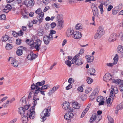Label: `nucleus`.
Returning a JSON list of instances; mask_svg holds the SVG:
<instances>
[{"label":"nucleus","mask_w":123,"mask_h":123,"mask_svg":"<svg viewBox=\"0 0 123 123\" xmlns=\"http://www.w3.org/2000/svg\"><path fill=\"white\" fill-rule=\"evenodd\" d=\"M8 39V36L7 35H6L4 36H3L1 40L2 41V42H6Z\"/></svg>","instance_id":"32"},{"label":"nucleus","mask_w":123,"mask_h":123,"mask_svg":"<svg viewBox=\"0 0 123 123\" xmlns=\"http://www.w3.org/2000/svg\"><path fill=\"white\" fill-rule=\"evenodd\" d=\"M72 107L75 109H79L80 108V105L77 102H74L72 103Z\"/></svg>","instance_id":"25"},{"label":"nucleus","mask_w":123,"mask_h":123,"mask_svg":"<svg viewBox=\"0 0 123 123\" xmlns=\"http://www.w3.org/2000/svg\"><path fill=\"white\" fill-rule=\"evenodd\" d=\"M86 81L88 84H91L93 81V80L89 77L87 78Z\"/></svg>","instance_id":"39"},{"label":"nucleus","mask_w":123,"mask_h":123,"mask_svg":"<svg viewBox=\"0 0 123 123\" xmlns=\"http://www.w3.org/2000/svg\"><path fill=\"white\" fill-rule=\"evenodd\" d=\"M26 42L28 44L30 45V47H31L32 48H33V45L34 41L33 40V39H27Z\"/></svg>","instance_id":"21"},{"label":"nucleus","mask_w":123,"mask_h":123,"mask_svg":"<svg viewBox=\"0 0 123 123\" xmlns=\"http://www.w3.org/2000/svg\"><path fill=\"white\" fill-rule=\"evenodd\" d=\"M113 8V6L110 5L108 6V7L107 8V11H110L111 9Z\"/></svg>","instance_id":"61"},{"label":"nucleus","mask_w":123,"mask_h":123,"mask_svg":"<svg viewBox=\"0 0 123 123\" xmlns=\"http://www.w3.org/2000/svg\"><path fill=\"white\" fill-rule=\"evenodd\" d=\"M21 41L22 40L19 39H17L16 40V43L17 44H20L21 43Z\"/></svg>","instance_id":"51"},{"label":"nucleus","mask_w":123,"mask_h":123,"mask_svg":"<svg viewBox=\"0 0 123 123\" xmlns=\"http://www.w3.org/2000/svg\"><path fill=\"white\" fill-rule=\"evenodd\" d=\"M49 86V85L47 84L43 86H42L41 88H40V89H41V90H44L47 89L48 88V87Z\"/></svg>","instance_id":"42"},{"label":"nucleus","mask_w":123,"mask_h":123,"mask_svg":"<svg viewBox=\"0 0 123 123\" xmlns=\"http://www.w3.org/2000/svg\"><path fill=\"white\" fill-rule=\"evenodd\" d=\"M103 6L102 4H101L98 6V8L100 9V11H101V14H102L103 12Z\"/></svg>","instance_id":"44"},{"label":"nucleus","mask_w":123,"mask_h":123,"mask_svg":"<svg viewBox=\"0 0 123 123\" xmlns=\"http://www.w3.org/2000/svg\"><path fill=\"white\" fill-rule=\"evenodd\" d=\"M111 99L110 98H109L107 100L106 102V103L107 105L110 104V105H111Z\"/></svg>","instance_id":"53"},{"label":"nucleus","mask_w":123,"mask_h":123,"mask_svg":"<svg viewBox=\"0 0 123 123\" xmlns=\"http://www.w3.org/2000/svg\"><path fill=\"white\" fill-rule=\"evenodd\" d=\"M35 109L34 106L31 107L27 113V116L26 117L25 116H24L22 118V120L24 121L27 120L28 117L31 119H33L35 116Z\"/></svg>","instance_id":"2"},{"label":"nucleus","mask_w":123,"mask_h":123,"mask_svg":"<svg viewBox=\"0 0 123 123\" xmlns=\"http://www.w3.org/2000/svg\"><path fill=\"white\" fill-rule=\"evenodd\" d=\"M123 108V105H122L119 104L117 106L116 110H119L122 109Z\"/></svg>","instance_id":"46"},{"label":"nucleus","mask_w":123,"mask_h":123,"mask_svg":"<svg viewBox=\"0 0 123 123\" xmlns=\"http://www.w3.org/2000/svg\"><path fill=\"white\" fill-rule=\"evenodd\" d=\"M63 16L62 15L58 14L56 16V18L58 21H59L63 20L62 19Z\"/></svg>","instance_id":"40"},{"label":"nucleus","mask_w":123,"mask_h":123,"mask_svg":"<svg viewBox=\"0 0 123 123\" xmlns=\"http://www.w3.org/2000/svg\"><path fill=\"white\" fill-rule=\"evenodd\" d=\"M105 100V99L104 98V97L101 96H98L97 98V101L99 103L98 104L99 105H104Z\"/></svg>","instance_id":"10"},{"label":"nucleus","mask_w":123,"mask_h":123,"mask_svg":"<svg viewBox=\"0 0 123 123\" xmlns=\"http://www.w3.org/2000/svg\"><path fill=\"white\" fill-rule=\"evenodd\" d=\"M102 4V5H104L105 6H107L109 4V2L108 1L106 0L104 1L103 2H102L101 3Z\"/></svg>","instance_id":"48"},{"label":"nucleus","mask_w":123,"mask_h":123,"mask_svg":"<svg viewBox=\"0 0 123 123\" xmlns=\"http://www.w3.org/2000/svg\"><path fill=\"white\" fill-rule=\"evenodd\" d=\"M91 106V104H90V103L86 107V108L84 110L86 111H88V110H89V108H90Z\"/></svg>","instance_id":"57"},{"label":"nucleus","mask_w":123,"mask_h":123,"mask_svg":"<svg viewBox=\"0 0 123 123\" xmlns=\"http://www.w3.org/2000/svg\"><path fill=\"white\" fill-rule=\"evenodd\" d=\"M26 99L25 97H22L20 100V104L23 106H25L27 103V102L26 101Z\"/></svg>","instance_id":"20"},{"label":"nucleus","mask_w":123,"mask_h":123,"mask_svg":"<svg viewBox=\"0 0 123 123\" xmlns=\"http://www.w3.org/2000/svg\"><path fill=\"white\" fill-rule=\"evenodd\" d=\"M92 10L94 16H98V11L96 7H94V8L92 9Z\"/></svg>","instance_id":"27"},{"label":"nucleus","mask_w":123,"mask_h":123,"mask_svg":"<svg viewBox=\"0 0 123 123\" xmlns=\"http://www.w3.org/2000/svg\"><path fill=\"white\" fill-rule=\"evenodd\" d=\"M111 91H112L115 93L117 94L118 92V91L117 87H114L113 86H111Z\"/></svg>","instance_id":"31"},{"label":"nucleus","mask_w":123,"mask_h":123,"mask_svg":"<svg viewBox=\"0 0 123 123\" xmlns=\"http://www.w3.org/2000/svg\"><path fill=\"white\" fill-rule=\"evenodd\" d=\"M108 119L109 120V123H113V118H111L110 117H108Z\"/></svg>","instance_id":"58"},{"label":"nucleus","mask_w":123,"mask_h":123,"mask_svg":"<svg viewBox=\"0 0 123 123\" xmlns=\"http://www.w3.org/2000/svg\"><path fill=\"white\" fill-rule=\"evenodd\" d=\"M117 37V36L116 33H112L108 39V42L111 43L116 41V40Z\"/></svg>","instance_id":"6"},{"label":"nucleus","mask_w":123,"mask_h":123,"mask_svg":"<svg viewBox=\"0 0 123 123\" xmlns=\"http://www.w3.org/2000/svg\"><path fill=\"white\" fill-rule=\"evenodd\" d=\"M37 96H35L34 95L33 97V99L34 100L33 101L34 102V105L35 106L37 104V103L39 102V98L36 97Z\"/></svg>","instance_id":"26"},{"label":"nucleus","mask_w":123,"mask_h":123,"mask_svg":"<svg viewBox=\"0 0 123 123\" xmlns=\"http://www.w3.org/2000/svg\"><path fill=\"white\" fill-rule=\"evenodd\" d=\"M110 97L112 98H114L115 96V95L114 93V92L112 91H111L110 93Z\"/></svg>","instance_id":"45"},{"label":"nucleus","mask_w":123,"mask_h":123,"mask_svg":"<svg viewBox=\"0 0 123 123\" xmlns=\"http://www.w3.org/2000/svg\"><path fill=\"white\" fill-rule=\"evenodd\" d=\"M34 2L33 0H30L28 2L29 6H33L34 5Z\"/></svg>","instance_id":"36"},{"label":"nucleus","mask_w":123,"mask_h":123,"mask_svg":"<svg viewBox=\"0 0 123 123\" xmlns=\"http://www.w3.org/2000/svg\"><path fill=\"white\" fill-rule=\"evenodd\" d=\"M63 22V20L58 21V30H60L63 28L62 23Z\"/></svg>","instance_id":"24"},{"label":"nucleus","mask_w":123,"mask_h":123,"mask_svg":"<svg viewBox=\"0 0 123 123\" xmlns=\"http://www.w3.org/2000/svg\"><path fill=\"white\" fill-rule=\"evenodd\" d=\"M48 37V36H45L43 38L44 43L46 45L48 44L50 40Z\"/></svg>","instance_id":"19"},{"label":"nucleus","mask_w":123,"mask_h":123,"mask_svg":"<svg viewBox=\"0 0 123 123\" xmlns=\"http://www.w3.org/2000/svg\"><path fill=\"white\" fill-rule=\"evenodd\" d=\"M12 35L15 37H17L18 36V33H17L15 31L13 32Z\"/></svg>","instance_id":"64"},{"label":"nucleus","mask_w":123,"mask_h":123,"mask_svg":"<svg viewBox=\"0 0 123 123\" xmlns=\"http://www.w3.org/2000/svg\"><path fill=\"white\" fill-rule=\"evenodd\" d=\"M122 4L120 3L117 6L115 7L120 11L122 8Z\"/></svg>","instance_id":"47"},{"label":"nucleus","mask_w":123,"mask_h":123,"mask_svg":"<svg viewBox=\"0 0 123 123\" xmlns=\"http://www.w3.org/2000/svg\"><path fill=\"white\" fill-rule=\"evenodd\" d=\"M74 116L72 113L68 112L66 113L64 116V118L67 120L70 119Z\"/></svg>","instance_id":"15"},{"label":"nucleus","mask_w":123,"mask_h":123,"mask_svg":"<svg viewBox=\"0 0 123 123\" xmlns=\"http://www.w3.org/2000/svg\"><path fill=\"white\" fill-rule=\"evenodd\" d=\"M6 8H7V9H8L9 11H10L12 9V7L11 5L9 4H8L5 7Z\"/></svg>","instance_id":"56"},{"label":"nucleus","mask_w":123,"mask_h":123,"mask_svg":"<svg viewBox=\"0 0 123 123\" xmlns=\"http://www.w3.org/2000/svg\"><path fill=\"white\" fill-rule=\"evenodd\" d=\"M6 18V16L4 14H2L0 16V19L4 20Z\"/></svg>","instance_id":"55"},{"label":"nucleus","mask_w":123,"mask_h":123,"mask_svg":"<svg viewBox=\"0 0 123 123\" xmlns=\"http://www.w3.org/2000/svg\"><path fill=\"white\" fill-rule=\"evenodd\" d=\"M43 3L45 4H47L51 2L50 0H43Z\"/></svg>","instance_id":"52"},{"label":"nucleus","mask_w":123,"mask_h":123,"mask_svg":"<svg viewBox=\"0 0 123 123\" xmlns=\"http://www.w3.org/2000/svg\"><path fill=\"white\" fill-rule=\"evenodd\" d=\"M112 78L111 74L109 73L106 74L103 77L104 80L105 81H109Z\"/></svg>","instance_id":"13"},{"label":"nucleus","mask_w":123,"mask_h":123,"mask_svg":"<svg viewBox=\"0 0 123 123\" xmlns=\"http://www.w3.org/2000/svg\"><path fill=\"white\" fill-rule=\"evenodd\" d=\"M75 28L77 30L81 29L82 28V25L81 24H78L76 25Z\"/></svg>","instance_id":"41"},{"label":"nucleus","mask_w":123,"mask_h":123,"mask_svg":"<svg viewBox=\"0 0 123 123\" xmlns=\"http://www.w3.org/2000/svg\"><path fill=\"white\" fill-rule=\"evenodd\" d=\"M12 48V44L10 43L6 44V49L8 50L11 49Z\"/></svg>","instance_id":"33"},{"label":"nucleus","mask_w":123,"mask_h":123,"mask_svg":"<svg viewBox=\"0 0 123 123\" xmlns=\"http://www.w3.org/2000/svg\"><path fill=\"white\" fill-rule=\"evenodd\" d=\"M117 50L118 52L120 53H123V46H119L117 48Z\"/></svg>","instance_id":"29"},{"label":"nucleus","mask_w":123,"mask_h":123,"mask_svg":"<svg viewBox=\"0 0 123 123\" xmlns=\"http://www.w3.org/2000/svg\"><path fill=\"white\" fill-rule=\"evenodd\" d=\"M87 111L85 110H84L83 112H82V114L81 116V118H82L85 115Z\"/></svg>","instance_id":"63"},{"label":"nucleus","mask_w":123,"mask_h":123,"mask_svg":"<svg viewBox=\"0 0 123 123\" xmlns=\"http://www.w3.org/2000/svg\"><path fill=\"white\" fill-rule=\"evenodd\" d=\"M89 70V72L90 73V74L91 75H95V74H94L95 72V70L94 68H90Z\"/></svg>","instance_id":"30"},{"label":"nucleus","mask_w":123,"mask_h":123,"mask_svg":"<svg viewBox=\"0 0 123 123\" xmlns=\"http://www.w3.org/2000/svg\"><path fill=\"white\" fill-rule=\"evenodd\" d=\"M105 31L103 27L102 26H99L98 28L97 33L94 36L95 39H99L105 34Z\"/></svg>","instance_id":"4"},{"label":"nucleus","mask_w":123,"mask_h":123,"mask_svg":"<svg viewBox=\"0 0 123 123\" xmlns=\"http://www.w3.org/2000/svg\"><path fill=\"white\" fill-rule=\"evenodd\" d=\"M114 62L113 64H115L117 63L118 60V55L116 54L113 58Z\"/></svg>","instance_id":"37"},{"label":"nucleus","mask_w":123,"mask_h":123,"mask_svg":"<svg viewBox=\"0 0 123 123\" xmlns=\"http://www.w3.org/2000/svg\"><path fill=\"white\" fill-rule=\"evenodd\" d=\"M119 11L115 7L112 10V14L113 15H115L117 14Z\"/></svg>","instance_id":"35"},{"label":"nucleus","mask_w":123,"mask_h":123,"mask_svg":"<svg viewBox=\"0 0 123 123\" xmlns=\"http://www.w3.org/2000/svg\"><path fill=\"white\" fill-rule=\"evenodd\" d=\"M72 60L70 61V62L69 60H67L65 62V63L69 67L71 66V64L72 63Z\"/></svg>","instance_id":"43"},{"label":"nucleus","mask_w":123,"mask_h":123,"mask_svg":"<svg viewBox=\"0 0 123 123\" xmlns=\"http://www.w3.org/2000/svg\"><path fill=\"white\" fill-rule=\"evenodd\" d=\"M85 58L87 60V62H92L94 58L93 56L89 55H86Z\"/></svg>","instance_id":"18"},{"label":"nucleus","mask_w":123,"mask_h":123,"mask_svg":"<svg viewBox=\"0 0 123 123\" xmlns=\"http://www.w3.org/2000/svg\"><path fill=\"white\" fill-rule=\"evenodd\" d=\"M45 81L43 80L41 82H38L36 83L35 84L33 83L31 85V88L32 91L31 92L34 93L35 96H37V94L40 92L41 94L43 96L45 95L44 92L43 90H41L39 86L43 85L45 84Z\"/></svg>","instance_id":"1"},{"label":"nucleus","mask_w":123,"mask_h":123,"mask_svg":"<svg viewBox=\"0 0 123 123\" xmlns=\"http://www.w3.org/2000/svg\"><path fill=\"white\" fill-rule=\"evenodd\" d=\"M92 90V88L90 87H88V89L86 90L85 91V93L86 94H88Z\"/></svg>","instance_id":"50"},{"label":"nucleus","mask_w":123,"mask_h":123,"mask_svg":"<svg viewBox=\"0 0 123 123\" xmlns=\"http://www.w3.org/2000/svg\"><path fill=\"white\" fill-rule=\"evenodd\" d=\"M28 104H27L26 105H25L24 106V110H27L29 107V105H27Z\"/></svg>","instance_id":"59"},{"label":"nucleus","mask_w":123,"mask_h":123,"mask_svg":"<svg viewBox=\"0 0 123 123\" xmlns=\"http://www.w3.org/2000/svg\"><path fill=\"white\" fill-rule=\"evenodd\" d=\"M11 59V63L12 65L14 67H17L18 64V62L15 58L12 57H10L9 58L8 61H9Z\"/></svg>","instance_id":"8"},{"label":"nucleus","mask_w":123,"mask_h":123,"mask_svg":"<svg viewBox=\"0 0 123 123\" xmlns=\"http://www.w3.org/2000/svg\"><path fill=\"white\" fill-rule=\"evenodd\" d=\"M102 112L101 111H98L97 112V113L98 114V115H99L98 116V117H100V119H99V120H101V119L102 118V116H101L100 115L102 113Z\"/></svg>","instance_id":"54"},{"label":"nucleus","mask_w":123,"mask_h":123,"mask_svg":"<svg viewBox=\"0 0 123 123\" xmlns=\"http://www.w3.org/2000/svg\"><path fill=\"white\" fill-rule=\"evenodd\" d=\"M37 56V55L33 53H30L27 56V58L28 60H31L35 59Z\"/></svg>","instance_id":"14"},{"label":"nucleus","mask_w":123,"mask_h":123,"mask_svg":"<svg viewBox=\"0 0 123 123\" xmlns=\"http://www.w3.org/2000/svg\"><path fill=\"white\" fill-rule=\"evenodd\" d=\"M62 108L64 110H66L69 108L70 103L69 102H65L62 104Z\"/></svg>","instance_id":"16"},{"label":"nucleus","mask_w":123,"mask_h":123,"mask_svg":"<svg viewBox=\"0 0 123 123\" xmlns=\"http://www.w3.org/2000/svg\"><path fill=\"white\" fill-rule=\"evenodd\" d=\"M74 32V30L72 29H71V28L68 29L66 31L67 36L69 37L72 36V37L73 34Z\"/></svg>","instance_id":"23"},{"label":"nucleus","mask_w":123,"mask_h":123,"mask_svg":"<svg viewBox=\"0 0 123 123\" xmlns=\"http://www.w3.org/2000/svg\"><path fill=\"white\" fill-rule=\"evenodd\" d=\"M82 36L81 33L79 31H74L72 35V37L73 38L77 39L80 38Z\"/></svg>","instance_id":"11"},{"label":"nucleus","mask_w":123,"mask_h":123,"mask_svg":"<svg viewBox=\"0 0 123 123\" xmlns=\"http://www.w3.org/2000/svg\"><path fill=\"white\" fill-rule=\"evenodd\" d=\"M78 90L79 91L82 92L83 91V88L82 86L79 87L78 88Z\"/></svg>","instance_id":"62"},{"label":"nucleus","mask_w":123,"mask_h":123,"mask_svg":"<svg viewBox=\"0 0 123 123\" xmlns=\"http://www.w3.org/2000/svg\"><path fill=\"white\" fill-rule=\"evenodd\" d=\"M59 88L58 86H55L51 89L50 90L48 93L49 96H50L53 94Z\"/></svg>","instance_id":"12"},{"label":"nucleus","mask_w":123,"mask_h":123,"mask_svg":"<svg viewBox=\"0 0 123 123\" xmlns=\"http://www.w3.org/2000/svg\"><path fill=\"white\" fill-rule=\"evenodd\" d=\"M43 29H40L38 30L37 34L39 36H42L43 34Z\"/></svg>","instance_id":"34"},{"label":"nucleus","mask_w":123,"mask_h":123,"mask_svg":"<svg viewBox=\"0 0 123 123\" xmlns=\"http://www.w3.org/2000/svg\"><path fill=\"white\" fill-rule=\"evenodd\" d=\"M44 13L42 12L37 16V18L39 23H41L42 21L43 18H44Z\"/></svg>","instance_id":"17"},{"label":"nucleus","mask_w":123,"mask_h":123,"mask_svg":"<svg viewBox=\"0 0 123 123\" xmlns=\"http://www.w3.org/2000/svg\"><path fill=\"white\" fill-rule=\"evenodd\" d=\"M98 116V114H97L96 113L93 114L92 115L90 119V122L92 123L94 122L96 120Z\"/></svg>","instance_id":"22"},{"label":"nucleus","mask_w":123,"mask_h":123,"mask_svg":"<svg viewBox=\"0 0 123 123\" xmlns=\"http://www.w3.org/2000/svg\"><path fill=\"white\" fill-rule=\"evenodd\" d=\"M49 110L48 109H45L41 113V118L43 119V121L46 119V117H48L49 115L48 114Z\"/></svg>","instance_id":"5"},{"label":"nucleus","mask_w":123,"mask_h":123,"mask_svg":"<svg viewBox=\"0 0 123 123\" xmlns=\"http://www.w3.org/2000/svg\"><path fill=\"white\" fill-rule=\"evenodd\" d=\"M41 9L40 8L38 9L37 10L35 11V12L36 13L38 14V15L40 14V13L42 12Z\"/></svg>","instance_id":"49"},{"label":"nucleus","mask_w":123,"mask_h":123,"mask_svg":"<svg viewBox=\"0 0 123 123\" xmlns=\"http://www.w3.org/2000/svg\"><path fill=\"white\" fill-rule=\"evenodd\" d=\"M56 24L55 23L53 22L50 24V26L52 28H54L56 26Z\"/></svg>","instance_id":"60"},{"label":"nucleus","mask_w":123,"mask_h":123,"mask_svg":"<svg viewBox=\"0 0 123 123\" xmlns=\"http://www.w3.org/2000/svg\"><path fill=\"white\" fill-rule=\"evenodd\" d=\"M26 48L24 47L23 46L19 47L18 48V49L16 51V53L18 55H21L23 54L22 51L23 50H26Z\"/></svg>","instance_id":"9"},{"label":"nucleus","mask_w":123,"mask_h":123,"mask_svg":"<svg viewBox=\"0 0 123 123\" xmlns=\"http://www.w3.org/2000/svg\"><path fill=\"white\" fill-rule=\"evenodd\" d=\"M18 112L21 115H24L25 113V111L23 107H20L18 109Z\"/></svg>","instance_id":"28"},{"label":"nucleus","mask_w":123,"mask_h":123,"mask_svg":"<svg viewBox=\"0 0 123 123\" xmlns=\"http://www.w3.org/2000/svg\"><path fill=\"white\" fill-rule=\"evenodd\" d=\"M41 42L42 41L39 39H37L36 43H33V48H35L37 51H38L40 49L39 47L41 46Z\"/></svg>","instance_id":"7"},{"label":"nucleus","mask_w":123,"mask_h":123,"mask_svg":"<svg viewBox=\"0 0 123 123\" xmlns=\"http://www.w3.org/2000/svg\"><path fill=\"white\" fill-rule=\"evenodd\" d=\"M80 55L79 54L76 55L72 59L73 64L75 63L76 65L79 66L82 64L83 63V60L81 58H79Z\"/></svg>","instance_id":"3"},{"label":"nucleus","mask_w":123,"mask_h":123,"mask_svg":"<svg viewBox=\"0 0 123 123\" xmlns=\"http://www.w3.org/2000/svg\"><path fill=\"white\" fill-rule=\"evenodd\" d=\"M98 93V91L97 90V89H95L93 90L92 93L91 94V96L97 95Z\"/></svg>","instance_id":"38"}]
</instances>
